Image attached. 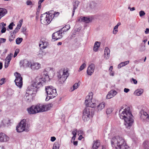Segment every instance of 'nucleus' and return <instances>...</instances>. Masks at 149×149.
<instances>
[{
  "instance_id": "nucleus-1",
  "label": "nucleus",
  "mask_w": 149,
  "mask_h": 149,
  "mask_svg": "<svg viewBox=\"0 0 149 149\" xmlns=\"http://www.w3.org/2000/svg\"><path fill=\"white\" fill-rule=\"evenodd\" d=\"M52 69L48 68L45 69L43 72L42 76L41 77H36L35 80L32 82L31 85L29 86L26 93L35 96L38 89L42 86L46 81H48L49 76L51 73H53Z\"/></svg>"
},
{
  "instance_id": "nucleus-2",
  "label": "nucleus",
  "mask_w": 149,
  "mask_h": 149,
  "mask_svg": "<svg viewBox=\"0 0 149 149\" xmlns=\"http://www.w3.org/2000/svg\"><path fill=\"white\" fill-rule=\"evenodd\" d=\"M123 109L121 108L119 111L120 117L121 119H124L125 126L128 128L131 126L133 124V116L129 107H127L123 110H122Z\"/></svg>"
},
{
  "instance_id": "nucleus-3",
  "label": "nucleus",
  "mask_w": 149,
  "mask_h": 149,
  "mask_svg": "<svg viewBox=\"0 0 149 149\" xmlns=\"http://www.w3.org/2000/svg\"><path fill=\"white\" fill-rule=\"evenodd\" d=\"M112 146L116 149H129L124 139L119 136L113 137L111 140Z\"/></svg>"
},
{
  "instance_id": "nucleus-4",
  "label": "nucleus",
  "mask_w": 149,
  "mask_h": 149,
  "mask_svg": "<svg viewBox=\"0 0 149 149\" xmlns=\"http://www.w3.org/2000/svg\"><path fill=\"white\" fill-rule=\"evenodd\" d=\"M51 107V104L46 105L38 104L36 105L31 106L27 108V110L29 114H33L47 111L49 110Z\"/></svg>"
},
{
  "instance_id": "nucleus-5",
  "label": "nucleus",
  "mask_w": 149,
  "mask_h": 149,
  "mask_svg": "<svg viewBox=\"0 0 149 149\" xmlns=\"http://www.w3.org/2000/svg\"><path fill=\"white\" fill-rule=\"evenodd\" d=\"M69 75L67 70L61 69L57 72V76L60 84H63Z\"/></svg>"
},
{
  "instance_id": "nucleus-6",
  "label": "nucleus",
  "mask_w": 149,
  "mask_h": 149,
  "mask_svg": "<svg viewBox=\"0 0 149 149\" xmlns=\"http://www.w3.org/2000/svg\"><path fill=\"white\" fill-rule=\"evenodd\" d=\"M96 102L95 99L93 98L92 95H88L86 97L85 103L87 107L93 108L96 106Z\"/></svg>"
},
{
  "instance_id": "nucleus-7",
  "label": "nucleus",
  "mask_w": 149,
  "mask_h": 149,
  "mask_svg": "<svg viewBox=\"0 0 149 149\" xmlns=\"http://www.w3.org/2000/svg\"><path fill=\"white\" fill-rule=\"evenodd\" d=\"M45 90L47 95L50 98H53L57 95L56 89L52 86H46Z\"/></svg>"
},
{
  "instance_id": "nucleus-8",
  "label": "nucleus",
  "mask_w": 149,
  "mask_h": 149,
  "mask_svg": "<svg viewBox=\"0 0 149 149\" xmlns=\"http://www.w3.org/2000/svg\"><path fill=\"white\" fill-rule=\"evenodd\" d=\"M52 15L43 14L40 16V20L42 24L47 25L50 23L52 19Z\"/></svg>"
},
{
  "instance_id": "nucleus-9",
  "label": "nucleus",
  "mask_w": 149,
  "mask_h": 149,
  "mask_svg": "<svg viewBox=\"0 0 149 149\" xmlns=\"http://www.w3.org/2000/svg\"><path fill=\"white\" fill-rule=\"evenodd\" d=\"M91 109L89 107H87L84 109L83 114L82 118L84 121L88 120L91 117V112L90 111Z\"/></svg>"
},
{
  "instance_id": "nucleus-10",
  "label": "nucleus",
  "mask_w": 149,
  "mask_h": 149,
  "mask_svg": "<svg viewBox=\"0 0 149 149\" xmlns=\"http://www.w3.org/2000/svg\"><path fill=\"white\" fill-rule=\"evenodd\" d=\"M26 120L23 119L19 123V132L26 131L27 132V130H26Z\"/></svg>"
},
{
  "instance_id": "nucleus-11",
  "label": "nucleus",
  "mask_w": 149,
  "mask_h": 149,
  "mask_svg": "<svg viewBox=\"0 0 149 149\" xmlns=\"http://www.w3.org/2000/svg\"><path fill=\"white\" fill-rule=\"evenodd\" d=\"M141 118L143 119L145 122L149 123V115L147 113L143 110L141 111Z\"/></svg>"
},
{
  "instance_id": "nucleus-12",
  "label": "nucleus",
  "mask_w": 149,
  "mask_h": 149,
  "mask_svg": "<svg viewBox=\"0 0 149 149\" xmlns=\"http://www.w3.org/2000/svg\"><path fill=\"white\" fill-rule=\"evenodd\" d=\"M61 31H58L53 33L52 35V38L54 40H56L61 38L62 37V32H61Z\"/></svg>"
},
{
  "instance_id": "nucleus-13",
  "label": "nucleus",
  "mask_w": 149,
  "mask_h": 149,
  "mask_svg": "<svg viewBox=\"0 0 149 149\" xmlns=\"http://www.w3.org/2000/svg\"><path fill=\"white\" fill-rule=\"evenodd\" d=\"M95 65L94 64L91 63L88 67L87 71V74L88 75H91L94 72Z\"/></svg>"
},
{
  "instance_id": "nucleus-14",
  "label": "nucleus",
  "mask_w": 149,
  "mask_h": 149,
  "mask_svg": "<svg viewBox=\"0 0 149 149\" xmlns=\"http://www.w3.org/2000/svg\"><path fill=\"white\" fill-rule=\"evenodd\" d=\"M30 67L32 70H37L40 68L41 64L38 63H33L31 64Z\"/></svg>"
},
{
  "instance_id": "nucleus-15",
  "label": "nucleus",
  "mask_w": 149,
  "mask_h": 149,
  "mask_svg": "<svg viewBox=\"0 0 149 149\" xmlns=\"http://www.w3.org/2000/svg\"><path fill=\"white\" fill-rule=\"evenodd\" d=\"M9 138L6 134L3 133H0V141L1 142H6L9 140Z\"/></svg>"
},
{
  "instance_id": "nucleus-16",
  "label": "nucleus",
  "mask_w": 149,
  "mask_h": 149,
  "mask_svg": "<svg viewBox=\"0 0 149 149\" xmlns=\"http://www.w3.org/2000/svg\"><path fill=\"white\" fill-rule=\"evenodd\" d=\"M117 94V92L115 90H111L108 92L106 96V99H110L115 96Z\"/></svg>"
},
{
  "instance_id": "nucleus-17",
  "label": "nucleus",
  "mask_w": 149,
  "mask_h": 149,
  "mask_svg": "<svg viewBox=\"0 0 149 149\" xmlns=\"http://www.w3.org/2000/svg\"><path fill=\"white\" fill-rule=\"evenodd\" d=\"M20 67H29L30 65V63L29 61L26 60H24L21 61L20 62Z\"/></svg>"
},
{
  "instance_id": "nucleus-18",
  "label": "nucleus",
  "mask_w": 149,
  "mask_h": 149,
  "mask_svg": "<svg viewBox=\"0 0 149 149\" xmlns=\"http://www.w3.org/2000/svg\"><path fill=\"white\" fill-rule=\"evenodd\" d=\"M34 96L26 93L24 97L25 100L26 102H30L33 99Z\"/></svg>"
},
{
  "instance_id": "nucleus-19",
  "label": "nucleus",
  "mask_w": 149,
  "mask_h": 149,
  "mask_svg": "<svg viewBox=\"0 0 149 149\" xmlns=\"http://www.w3.org/2000/svg\"><path fill=\"white\" fill-rule=\"evenodd\" d=\"M48 45L47 42L44 40H41L39 44V46L41 49H45Z\"/></svg>"
},
{
  "instance_id": "nucleus-20",
  "label": "nucleus",
  "mask_w": 149,
  "mask_h": 149,
  "mask_svg": "<svg viewBox=\"0 0 149 149\" xmlns=\"http://www.w3.org/2000/svg\"><path fill=\"white\" fill-rule=\"evenodd\" d=\"M110 50L107 47H106L104 50V58L106 59H108L110 56Z\"/></svg>"
},
{
  "instance_id": "nucleus-21",
  "label": "nucleus",
  "mask_w": 149,
  "mask_h": 149,
  "mask_svg": "<svg viewBox=\"0 0 149 149\" xmlns=\"http://www.w3.org/2000/svg\"><path fill=\"white\" fill-rule=\"evenodd\" d=\"M100 145V142L98 140L94 141V143L92 146L93 149H97Z\"/></svg>"
},
{
  "instance_id": "nucleus-22",
  "label": "nucleus",
  "mask_w": 149,
  "mask_h": 149,
  "mask_svg": "<svg viewBox=\"0 0 149 149\" xmlns=\"http://www.w3.org/2000/svg\"><path fill=\"white\" fill-rule=\"evenodd\" d=\"M79 20L84 22L86 23H88L92 21V19L90 18L86 17H81L79 19Z\"/></svg>"
},
{
  "instance_id": "nucleus-23",
  "label": "nucleus",
  "mask_w": 149,
  "mask_h": 149,
  "mask_svg": "<svg viewBox=\"0 0 149 149\" xmlns=\"http://www.w3.org/2000/svg\"><path fill=\"white\" fill-rule=\"evenodd\" d=\"M79 3V2L78 1H75L73 3V8L72 10V16H73L75 12V10L77 9Z\"/></svg>"
},
{
  "instance_id": "nucleus-24",
  "label": "nucleus",
  "mask_w": 149,
  "mask_h": 149,
  "mask_svg": "<svg viewBox=\"0 0 149 149\" xmlns=\"http://www.w3.org/2000/svg\"><path fill=\"white\" fill-rule=\"evenodd\" d=\"M6 10L4 8H0V19L7 13Z\"/></svg>"
},
{
  "instance_id": "nucleus-25",
  "label": "nucleus",
  "mask_w": 149,
  "mask_h": 149,
  "mask_svg": "<svg viewBox=\"0 0 149 149\" xmlns=\"http://www.w3.org/2000/svg\"><path fill=\"white\" fill-rule=\"evenodd\" d=\"M14 75L16 78L14 80V82L15 85L17 86H19V73L17 72H16L14 73Z\"/></svg>"
},
{
  "instance_id": "nucleus-26",
  "label": "nucleus",
  "mask_w": 149,
  "mask_h": 149,
  "mask_svg": "<svg viewBox=\"0 0 149 149\" xmlns=\"http://www.w3.org/2000/svg\"><path fill=\"white\" fill-rule=\"evenodd\" d=\"M2 123L3 125L6 126L8 127L10 125V120L8 118H6L3 120Z\"/></svg>"
},
{
  "instance_id": "nucleus-27",
  "label": "nucleus",
  "mask_w": 149,
  "mask_h": 149,
  "mask_svg": "<svg viewBox=\"0 0 149 149\" xmlns=\"http://www.w3.org/2000/svg\"><path fill=\"white\" fill-rule=\"evenodd\" d=\"M13 56V54L12 53H10L8 55L5 59V62L8 63V64H9Z\"/></svg>"
},
{
  "instance_id": "nucleus-28",
  "label": "nucleus",
  "mask_w": 149,
  "mask_h": 149,
  "mask_svg": "<svg viewBox=\"0 0 149 149\" xmlns=\"http://www.w3.org/2000/svg\"><path fill=\"white\" fill-rule=\"evenodd\" d=\"M105 105L104 102H103L97 106V109L98 111H101L104 108Z\"/></svg>"
},
{
  "instance_id": "nucleus-29",
  "label": "nucleus",
  "mask_w": 149,
  "mask_h": 149,
  "mask_svg": "<svg viewBox=\"0 0 149 149\" xmlns=\"http://www.w3.org/2000/svg\"><path fill=\"white\" fill-rule=\"evenodd\" d=\"M143 90L142 89H138L135 91L134 92L135 95L137 96H140L143 93Z\"/></svg>"
},
{
  "instance_id": "nucleus-30",
  "label": "nucleus",
  "mask_w": 149,
  "mask_h": 149,
  "mask_svg": "<svg viewBox=\"0 0 149 149\" xmlns=\"http://www.w3.org/2000/svg\"><path fill=\"white\" fill-rule=\"evenodd\" d=\"M100 46L99 42H96L94 44L93 49L95 52H97L98 49V48Z\"/></svg>"
},
{
  "instance_id": "nucleus-31",
  "label": "nucleus",
  "mask_w": 149,
  "mask_h": 149,
  "mask_svg": "<svg viewBox=\"0 0 149 149\" xmlns=\"http://www.w3.org/2000/svg\"><path fill=\"white\" fill-rule=\"evenodd\" d=\"M143 147L144 149H149V142L144 141L143 143Z\"/></svg>"
},
{
  "instance_id": "nucleus-32",
  "label": "nucleus",
  "mask_w": 149,
  "mask_h": 149,
  "mask_svg": "<svg viewBox=\"0 0 149 149\" xmlns=\"http://www.w3.org/2000/svg\"><path fill=\"white\" fill-rule=\"evenodd\" d=\"M97 6V4L94 1L91 2L89 4V7L91 9H94Z\"/></svg>"
},
{
  "instance_id": "nucleus-33",
  "label": "nucleus",
  "mask_w": 149,
  "mask_h": 149,
  "mask_svg": "<svg viewBox=\"0 0 149 149\" xmlns=\"http://www.w3.org/2000/svg\"><path fill=\"white\" fill-rule=\"evenodd\" d=\"M70 28V26L69 25H66L62 29L61 32H66L69 30Z\"/></svg>"
},
{
  "instance_id": "nucleus-34",
  "label": "nucleus",
  "mask_w": 149,
  "mask_h": 149,
  "mask_svg": "<svg viewBox=\"0 0 149 149\" xmlns=\"http://www.w3.org/2000/svg\"><path fill=\"white\" fill-rule=\"evenodd\" d=\"M22 78L21 76V75L19 73V88H21L22 86Z\"/></svg>"
},
{
  "instance_id": "nucleus-35",
  "label": "nucleus",
  "mask_w": 149,
  "mask_h": 149,
  "mask_svg": "<svg viewBox=\"0 0 149 149\" xmlns=\"http://www.w3.org/2000/svg\"><path fill=\"white\" fill-rule=\"evenodd\" d=\"M27 29L26 27H22L21 29V32L25 35H27Z\"/></svg>"
},
{
  "instance_id": "nucleus-36",
  "label": "nucleus",
  "mask_w": 149,
  "mask_h": 149,
  "mask_svg": "<svg viewBox=\"0 0 149 149\" xmlns=\"http://www.w3.org/2000/svg\"><path fill=\"white\" fill-rule=\"evenodd\" d=\"M59 147V144L58 143L55 142L53 145V149H58Z\"/></svg>"
},
{
  "instance_id": "nucleus-37",
  "label": "nucleus",
  "mask_w": 149,
  "mask_h": 149,
  "mask_svg": "<svg viewBox=\"0 0 149 149\" xmlns=\"http://www.w3.org/2000/svg\"><path fill=\"white\" fill-rule=\"evenodd\" d=\"M86 63L85 62L82 65H81L79 70V71L80 72L83 70L86 67Z\"/></svg>"
},
{
  "instance_id": "nucleus-38",
  "label": "nucleus",
  "mask_w": 149,
  "mask_h": 149,
  "mask_svg": "<svg viewBox=\"0 0 149 149\" xmlns=\"http://www.w3.org/2000/svg\"><path fill=\"white\" fill-rule=\"evenodd\" d=\"M79 85V84L78 83H75L73 86V89L72 90V91H74V90L76 89L78 87Z\"/></svg>"
},
{
  "instance_id": "nucleus-39",
  "label": "nucleus",
  "mask_w": 149,
  "mask_h": 149,
  "mask_svg": "<svg viewBox=\"0 0 149 149\" xmlns=\"http://www.w3.org/2000/svg\"><path fill=\"white\" fill-rule=\"evenodd\" d=\"M112 111L113 110L111 108H108L106 110V113L107 114H109L111 113Z\"/></svg>"
},
{
  "instance_id": "nucleus-40",
  "label": "nucleus",
  "mask_w": 149,
  "mask_h": 149,
  "mask_svg": "<svg viewBox=\"0 0 149 149\" xmlns=\"http://www.w3.org/2000/svg\"><path fill=\"white\" fill-rule=\"evenodd\" d=\"M118 27H117L116 26L114 27L113 31V33L114 34H116L117 33L118 31Z\"/></svg>"
},
{
  "instance_id": "nucleus-41",
  "label": "nucleus",
  "mask_w": 149,
  "mask_h": 149,
  "mask_svg": "<svg viewBox=\"0 0 149 149\" xmlns=\"http://www.w3.org/2000/svg\"><path fill=\"white\" fill-rule=\"evenodd\" d=\"M77 130L76 129H74L72 132V134L73 135L74 137H76Z\"/></svg>"
},
{
  "instance_id": "nucleus-42",
  "label": "nucleus",
  "mask_w": 149,
  "mask_h": 149,
  "mask_svg": "<svg viewBox=\"0 0 149 149\" xmlns=\"http://www.w3.org/2000/svg\"><path fill=\"white\" fill-rule=\"evenodd\" d=\"M145 14V13L143 11L141 10L139 12V15L141 17L144 15Z\"/></svg>"
},
{
  "instance_id": "nucleus-43",
  "label": "nucleus",
  "mask_w": 149,
  "mask_h": 149,
  "mask_svg": "<svg viewBox=\"0 0 149 149\" xmlns=\"http://www.w3.org/2000/svg\"><path fill=\"white\" fill-rule=\"evenodd\" d=\"M18 53H19V49H17L15 50L14 55H13V57L14 58H15V57H16V56H17V54Z\"/></svg>"
},
{
  "instance_id": "nucleus-44",
  "label": "nucleus",
  "mask_w": 149,
  "mask_h": 149,
  "mask_svg": "<svg viewBox=\"0 0 149 149\" xmlns=\"http://www.w3.org/2000/svg\"><path fill=\"white\" fill-rule=\"evenodd\" d=\"M5 79L2 78L0 80V86L4 83Z\"/></svg>"
},
{
  "instance_id": "nucleus-45",
  "label": "nucleus",
  "mask_w": 149,
  "mask_h": 149,
  "mask_svg": "<svg viewBox=\"0 0 149 149\" xmlns=\"http://www.w3.org/2000/svg\"><path fill=\"white\" fill-rule=\"evenodd\" d=\"M14 25L13 22L11 23L8 26L9 29L10 30L12 29H13V26Z\"/></svg>"
},
{
  "instance_id": "nucleus-46",
  "label": "nucleus",
  "mask_w": 149,
  "mask_h": 149,
  "mask_svg": "<svg viewBox=\"0 0 149 149\" xmlns=\"http://www.w3.org/2000/svg\"><path fill=\"white\" fill-rule=\"evenodd\" d=\"M5 26H3V27H2L1 28L2 29H1V32L2 33H4L6 31V28L5 27Z\"/></svg>"
},
{
  "instance_id": "nucleus-47",
  "label": "nucleus",
  "mask_w": 149,
  "mask_h": 149,
  "mask_svg": "<svg viewBox=\"0 0 149 149\" xmlns=\"http://www.w3.org/2000/svg\"><path fill=\"white\" fill-rule=\"evenodd\" d=\"M60 13L58 12H55L53 14V17H57L59 15Z\"/></svg>"
},
{
  "instance_id": "nucleus-48",
  "label": "nucleus",
  "mask_w": 149,
  "mask_h": 149,
  "mask_svg": "<svg viewBox=\"0 0 149 149\" xmlns=\"http://www.w3.org/2000/svg\"><path fill=\"white\" fill-rule=\"evenodd\" d=\"M125 66L124 65V64H123V63L122 62L120 63L118 65V68H121Z\"/></svg>"
},
{
  "instance_id": "nucleus-49",
  "label": "nucleus",
  "mask_w": 149,
  "mask_h": 149,
  "mask_svg": "<svg viewBox=\"0 0 149 149\" xmlns=\"http://www.w3.org/2000/svg\"><path fill=\"white\" fill-rule=\"evenodd\" d=\"M23 23V19H21L19 21V29H20V28L21 27V26L22 25Z\"/></svg>"
},
{
  "instance_id": "nucleus-50",
  "label": "nucleus",
  "mask_w": 149,
  "mask_h": 149,
  "mask_svg": "<svg viewBox=\"0 0 149 149\" xmlns=\"http://www.w3.org/2000/svg\"><path fill=\"white\" fill-rule=\"evenodd\" d=\"M19 27V24H18L17 25V27L16 29L14 31L13 33H15L16 32H17V28Z\"/></svg>"
},
{
  "instance_id": "nucleus-51",
  "label": "nucleus",
  "mask_w": 149,
  "mask_h": 149,
  "mask_svg": "<svg viewBox=\"0 0 149 149\" xmlns=\"http://www.w3.org/2000/svg\"><path fill=\"white\" fill-rule=\"evenodd\" d=\"M0 41H1V43L4 42H6V39L5 38H0Z\"/></svg>"
},
{
  "instance_id": "nucleus-52",
  "label": "nucleus",
  "mask_w": 149,
  "mask_h": 149,
  "mask_svg": "<svg viewBox=\"0 0 149 149\" xmlns=\"http://www.w3.org/2000/svg\"><path fill=\"white\" fill-rule=\"evenodd\" d=\"M26 4L28 5H30L32 4V2L30 0H28L26 2Z\"/></svg>"
},
{
  "instance_id": "nucleus-53",
  "label": "nucleus",
  "mask_w": 149,
  "mask_h": 149,
  "mask_svg": "<svg viewBox=\"0 0 149 149\" xmlns=\"http://www.w3.org/2000/svg\"><path fill=\"white\" fill-rule=\"evenodd\" d=\"M122 63H123V64H124V65L125 66L129 63V61H124L123 62H122Z\"/></svg>"
},
{
  "instance_id": "nucleus-54",
  "label": "nucleus",
  "mask_w": 149,
  "mask_h": 149,
  "mask_svg": "<svg viewBox=\"0 0 149 149\" xmlns=\"http://www.w3.org/2000/svg\"><path fill=\"white\" fill-rule=\"evenodd\" d=\"M56 138L54 136L51 137V141H52L53 142L56 140Z\"/></svg>"
},
{
  "instance_id": "nucleus-55",
  "label": "nucleus",
  "mask_w": 149,
  "mask_h": 149,
  "mask_svg": "<svg viewBox=\"0 0 149 149\" xmlns=\"http://www.w3.org/2000/svg\"><path fill=\"white\" fill-rule=\"evenodd\" d=\"M124 92L126 93H127L129 91L130 89L128 88H124Z\"/></svg>"
},
{
  "instance_id": "nucleus-56",
  "label": "nucleus",
  "mask_w": 149,
  "mask_h": 149,
  "mask_svg": "<svg viewBox=\"0 0 149 149\" xmlns=\"http://www.w3.org/2000/svg\"><path fill=\"white\" fill-rule=\"evenodd\" d=\"M132 80L133 81L134 83V84H136L137 83V81L136 79H134L133 78H132Z\"/></svg>"
},
{
  "instance_id": "nucleus-57",
  "label": "nucleus",
  "mask_w": 149,
  "mask_h": 149,
  "mask_svg": "<svg viewBox=\"0 0 149 149\" xmlns=\"http://www.w3.org/2000/svg\"><path fill=\"white\" fill-rule=\"evenodd\" d=\"M145 33L146 34H148L149 33V29L148 28L146 29Z\"/></svg>"
},
{
  "instance_id": "nucleus-58",
  "label": "nucleus",
  "mask_w": 149,
  "mask_h": 149,
  "mask_svg": "<svg viewBox=\"0 0 149 149\" xmlns=\"http://www.w3.org/2000/svg\"><path fill=\"white\" fill-rule=\"evenodd\" d=\"M9 64H8V63L5 62V65L4 66L5 68H7L8 67Z\"/></svg>"
},
{
  "instance_id": "nucleus-59",
  "label": "nucleus",
  "mask_w": 149,
  "mask_h": 149,
  "mask_svg": "<svg viewBox=\"0 0 149 149\" xmlns=\"http://www.w3.org/2000/svg\"><path fill=\"white\" fill-rule=\"evenodd\" d=\"M16 43L17 44H19V38H17L16 40Z\"/></svg>"
},
{
  "instance_id": "nucleus-60",
  "label": "nucleus",
  "mask_w": 149,
  "mask_h": 149,
  "mask_svg": "<svg viewBox=\"0 0 149 149\" xmlns=\"http://www.w3.org/2000/svg\"><path fill=\"white\" fill-rule=\"evenodd\" d=\"M3 67V64L1 62H0V70L2 69Z\"/></svg>"
},
{
  "instance_id": "nucleus-61",
  "label": "nucleus",
  "mask_w": 149,
  "mask_h": 149,
  "mask_svg": "<svg viewBox=\"0 0 149 149\" xmlns=\"http://www.w3.org/2000/svg\"><path fill=\"white\" fill-rule=\"evenodd\" d=\"M113 69V66H111L110 67L109 71L110 72H111Z\"/></svg>"
},
{
  "instance_id": "nucleus-62",
  "label": "nucleus",
  "mask_w": 149,
  "mask_h": 149,
  "mask_svg": "<svg viewBox=\"0 0 149 149\" xmlns=\"http://www.w3.org/2000/svg\"><path fill=\"white\" fill-rule=\"evenodd\" d=\"M22 40H23V39L22 38H19V44L22 42Z\"/></svg>"
},
{
  "instance_id": "nucleus-63",
  "label": "nucleus",
  "mask_w": 149,
  "mask_h": 149,
  "mask_svg": "<svg viewBox=\"0 0 149 149\" xmlns=\"http://www.w3.org/2000/svg\"><path fill=\"white\" fill-rule=\"evenodd\" d=\"M19 125H17L16 127V130L17 132H19Z\"/></svg>"
},
{
  "instance_id": "nucleus-64",
  "label": "nucleus",
  "mask_w": 149,
  "mask_h": 149,
  "mask_svg": "<svg viewBox=\"0 0 149 149\" xmlns=\"http://www.w3.org/2000/svg\"><path fill=\"white\" fill-rule=\"evenodd\" d=\"M135 10V8L134 7H132L130 8V10L131 11H132Z\"/></svg>"
}]
</instances>
